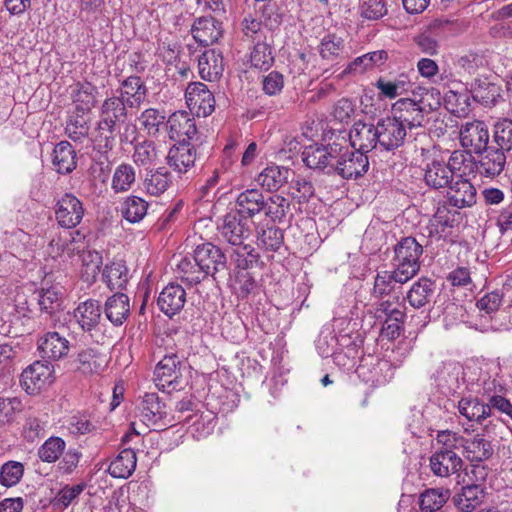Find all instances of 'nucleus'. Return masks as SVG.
<instances>
[{"instance_id": "obj_56", "label": "nucleus", "mask_w": 512, "mask_h": 512, "mask_svg": "<svg viewBox=\"0 0 512 512\" xmlns=\"http://www.w3.org/2000/svg\"><path fill=\"white\" fill-rule=\"evenodd\" d=\"M158 150L152 140H144L135 144L133 161L138 166H150L158 160Z\"/></svg>"}, {"instance_id": "obj_17", "label": "nucleus", "mask_w": 512, "mask_h": 512, "mask_svg": "<svg viewBox=\"0 0 512 512\" xmlns=\"http://www.w3.org/2000/svg\"><path fill=\"white\" fill-rule=\"evenodd\" d=\"M463 461L454 450H436L429 459L430 470L434 476L448 478L458 473Z\"/></svg>"}, {"instance_id": "obj_27", "label": "nucleus", "mask_w": 512, "mask_h": 512, "mask_svg": "<svg viewBox=\"0 0 512 512\" xmlns=\"http://www.w3.org/2000/svg\"><path fill=\"white\" fill-rule=\"evenodd\" d=\"M485 496L482 484H467L453 495L452 503L460 512H473L484 502Z\"/></svg>"}, {"instance_id": "obj_64", "label": "nucleus", "mask_w": 512, "mask_h": 512, "mask_svg": "<svg viewBox=\"0 0 512 512\" xmlns=\"http://www.w3.org/2000/svg\"><path fill=\"white\" fill-rule=\"evenodd\" d=\"M78 369L85 374L99 373L102 369V357L92 349H86L78 354Z\"/></svg>"}, {"instance_id": "obj_51", "label": "nucleus", "mask_w": 512, "mask_h": 512, "mask_svg": "<svg viewBox=\"0 0 512 512\" xmlns=\"http://www.w3.org/2000/svg\"><path fill=\"white\" fill-rule=\"evenodd\" d=\"M65 134L74 142H82L89 134L88 121L85 112L76 111L71 114L66 122Z\"/></svg>"}, {"instance_id": "obj_39", "label": "nucleus", "mask_w": 512, "mask_h": 512, "mask_svg": "<svg viewBox=\"0 0 512 512\" xmlns=\"http://www.w3.org/2000/svg\"><path fill=\"white\" fill-rule=\"evenodd\" d=\"M375 87L379 90L381 98L394 99L407 93L412 88V83L408 75L402 73L394 78L380 77Z\"/></svg>"}, {"instance_id": "obj_21", "label": "nucleus", "mask_w": 512, "mask_h": 512, "mask_svg": "<svg viewBox=\"0 0 512 512\" xmlns=\"http://www.w3.org/2000/svg\"><path fill=\"white\" fill-rule=\"evenodd\" d=\"M265 195L259 189H246L241 192L235 201V211L243 218L254 221L257 216H262L265 207Z\"/></svg>"}, {"instance_id": "obj_53", "label": "nucleus", "mask_w": 512, "mask_h": 512, "mask_svg": "<svg viewBox=\"0 0 512 512\" xmlns=\"http://www.w3.org/2000/svg\"><path fill=\"white\" fill-rule=\"evenodd\" d=\"M81 276L85 282H93L100 272L103 263L102 255L96 250H84L81 254Z\"/></svg>"}, {"instance_id": "obj_18", "label": "nucleus", "mask_w": 512, "mask_h": 512, "mask_svg": "<svg viewBox=\"0 0 512 512\" xmlns=\"http://www.w3.org/2000/svg\"><path fill=\"white\" fill-rule=\"evenodd\" d=\"M119 95L112 97L124 102L128 108H139L147 96V87L139 76H129L120 82Z\"/></svg>"}, {"instance_id": "obj_16", "label": "nucleus", "mask_w": 512, "mask_h": 512, "mask_svg": "<svg viewBox=\"0 0 512 512\" xmlns=\"http://www.w3.org/2000/svg\"><path fill=\"white\" fill-rule=\"evenodd\" d=\"M408 281V278L399 274L394 268L393 270L378 271L374 277L372 296L377 299L394 296L398 300L402 285Z\"/></svg>"}, {"instance_id": "obj_7", "label": "nucleus", "mask_w": 512, "mask_h": 512, "mask_svg": "<svg viewBox=\"0 0 512 512\" xmlns=\"http://www.w3.org/2000/svg\"><path fill=\"white\" fill-rule=\"evenodd\" d=\"M254 221L243 218L237 211H230L224 215L219 227L221 236L231 245H241L249 237Z\"/></svg>"}, {"instance_id": "obj_32", "label": "nucleus", "mask_w": 512, "mask_h": 512, "mask_svg": "<svg viewBox=\"0 0 512 512\" xmlns=\"http://www.w3.org/2000/svg\"><path fill=\"white\" fill-rule=\"evenodd\" d=\"M104 313L112 325H123L130 316L129 297L122 292L108 297L104 304Z\"/></svg>"}, {"instance_id": "obj_2", "label": "nucleus", "mask_w": 512, "mask_h": 512, "mask_svg": "<svg viewBox=\"0 0 512 512\" xmlns=\"http://www.w3.org/2000/svg\"><path fill=\"white\" fill-rule=\"evenodd\" d=\"M337 155L331 171L341 178L350 180L362 177L369 169V160L364 152L351 148L346 141L338 143Z\"/></svg>"}, {"instance_id": "obj_31", "label": "nucleus", "mask_w": 512, "mask_h": 512, "mask_svg": "<svg viewBox=\"0 0 512 512\" xmlns=\"http://www.w3.org/2000/svg\"><path fill=\"white\" fill-rule=\"evenodd\" d=\"M455 177L443 161L433 160L425 168L424 181L434 190L448 189Z\"/></svg>"}, {"instance_id": "obj_6", "label": "nucleus", "mask_w": 512, "mask_h": 512, "mask_svg": "<svg viewBox=\"0 0 512 512\" xmlns=\"http://www.w3.org/2000/svg\"><path fill=\"white\" fill-rule=\"evenodd\" d=\"M379 147L386 151H394L401 147L409 132L393 116L379 119L376 124Z\"/></svg>"}, {"instance_id": "obj_46", "label": "nucleus", "mask_w": 512, "mask_h": 512, "mask_svg": "<svg viewBox=\"0 0 512 512\" xmlns=\"http://www.w3.org/2000/svg\"><path fill=\"white\" fill-rule=\"evenodd\" d=\"M258 245L266 251L276 252L284 243V232L275 225L257 226Z\"/></svg>"}, {"instance_id": "obj_11", "label": "nucleus", "mask_w": 512, "mask_h": 512, "mask_svg": "<svg viewBox=\"0 0 512 512\" xmlns=\"http://www.w3.org/2000/svg\"><path fill=\"white\" fill-rule=\"evenodd\" d=\"M166 130L169 138L176 143L198 140L195 120L184 111L174 112L168 117Z\"/></svg>"}, {"instance_id": "obj_29", "label": "nucleus", "mask_w": 512, "mask_h": 512, "mask_svg": "<svg viewBox=\"0 0 512 512\" xmlns=\"http://www.w3.org/2000/svg\"><path fill=\"white\" fill-rule=\"evenodd\" d=\"M38 350L43 358L59 360L68 355L70 342L58 332H47L39 338Z\"/></svg>"}, {"instance_id": "obj_24", "label": "nucleus", "mask_w": 512, "mask_h": 512, "mask_svg": "<svg viewBox=\"0 0 512 512\" xmlns=\"http://www.w3.org/2000/svg\"><path fill=\"white\" fill-rule=\"evenodd\" d=\"M506 164V156L502 149L488 147L480 153L476 161V171L484 177L493 178L500 175Z\"/></svg>"}, {"instance_id": "obj_54", "label": "nucleus", "mask_w": 512, "mask_h": 512, "mask_svg": "<svg viewBox=\"0 0 512 512\" xmlns=\"http://www.w3.org/2000/svg\"><path fill=\"white\" fill-rule=\"evenodd\" d=\"M136 179L135 169L132 165L122 163L114 171L111 187L116 193L128 191Z\"/></svg>"}, {"instance_id": "obj_48", "label": "nucleus", "mask_w": 512, "mask_h": 512, "mask_svg": "<svg viewBox=\"0 0 512 512\" xmlns=\"http://www.w3.org/2000/svg\"><path fill=\"white\" fill-rule=\"evenodd\" d=\"M148 203L138 196H128L121 203V216L130 223L140 222L147 214Z\"/></svg>"}, {"instance_id": "obj_60", "label": "nucleus", "mask_w": 512, "mask_h": 512, "mask_svg": "<svg viewBox=\"0 0 512 512\" xmlns=\"http://www.w3.org/2000/svg\"><path fill=\"white\" fill-rule=\"evenodd\" d=\"M97 88L89 82L79 84L78 91L75 95L74 102L76 104V111L87 112L95 103V94Z\"/></svg>"}, {"instance_id": "obj_12", "label": "nucleus", "mask_w": 512, "mask_h": 512, "mask_svg": "<svg viewBox=\"0 0 512 512\" xmlns=\"http://www.w3.org/2000/svg\"><path fill=\"white\" fill-rule=\"evenodd\" d=\"M84 216L82 202L73 194H64L57 202L55 218L57 223L66 229L79 225Z\"/></svg>"}, {"instance_id": "obj_23", "label": "nucleus", "mask_w": 512, "mask_h": 512, "mask_svg": "<svg viewBox=\"0 0 512 512\" xmlns=\"http://www.w3.org/2000/svg\"><path fill=\"white\" fill-rule=\"evenodd\" d=\"M186 303V292L179 284L170 283L160 292L157 300L159 309L169 318L178 314Z\"/></svg>"}, {"instance_id": "obj_14", "label": "nucleus", "mask_w": 512, "mask_h": 512, "mask_svg": "<svg viewBox=\"0 0 512 512\" xmlns=\"http://www.w3.org/2000/svg\"><path fill=\"white\" fill-rule=\"evenodd\" d=\"M488 126L479 120L466 122L460 128V142L470 153L480 154L489 142Z\"/></svg>"}, {"instance_id": "obj_43", "label": "nucleus", "mask_w": 512, "mask_h": 512, "mask_svg": "<svg viewBox=\"0 0 512 512\" xmlns=\"http://www.w3.org/2000/svg\"><path fill=\"white\" fill-rule=\"evenodd\" d=\"M167 119L165 112L156 108H147L138 117L141 129L150 137H156L162 128L166 129Z\"/></svg>"}, {"instance_id": "obj_15", "label": "nucleus", "mask_w": 512, "mask_h": 512, "mask_svg": "<svg viewBox=\"0 0 512 512\" xmlns=\"http://www.w3.org/2000/svg\"><path fill=\"white\" fill-rule=\"evenodd\" d=\"M181 361L178 355L172 353L165 355L154 370L155 383L159 389H176L181 378Z\"/></svg>"}, {"instance_id": "obj_40", "label": "nucleus", "mask_w": 512, "mask_h": 512, "mask_svg": "<svg viewBox=\"0 0 512 512\" xmlns=\"http://www.w3.org/2000/svg\"><path fill=\"white\" fill-rule=\"evenodd\" d=\"M172 184V175L166 167L147 171L143 180V189L151 196L162 195Z\"/></svg>"}, {"instance_id": "obj_49", "label": "nucleus", "mask_w": 512, "mask_h": 512, "mask_svg": "<svg viewBox=\"0 0 512 512\" xmlns=\"http://www.w3.org/2000/svg\"><path fill=\"white\" fill-rule=\"evenodd\" d=\"M458 410L461 415L470 421L482 422L490 416V409L487 403L477 398H463L459 401Z\"/></svg>"}, {"instance_id": "obj_38", "label": "nucleus", "mask_w": 512, "mask_h": 512, "mask_svg": "<svg viewBox=\"0 0 512 512\" xmlns=\"http://www.w3.org/2000/svg\"><path fill=\"white\" fill-rule=\"evenodd\" d=\"M290 173L287 167L269 165L258 174L256 180L265 190L276 192L287 183Z\"/></svg>"}, {"instance_id": "obj_13", "label": "nucleus", "mask_w": 512, "mask_h": 512, "mask_svg": "<svg viewBox=\"0 0 512 512\" xmlns=\"http://www.w3.org/2000/svg\"><path fill=\"white\" fill-rule=\"evenodd\" d=\"M431 377L443 393H455L463 381V367L456 361H443L436 367Z\"/></svg>"}, {"instance_id": "obj_55", "label": "nucleus", "mask_w": 512, "mask_h": 512, "mask_svg": "<svg viewBox=\"0 0 512 512\" xmlns=\"http://www.w3.org/2000/svg\"><path fill=\"white\" fill-rule=\"evenodd\" d=\"M250 63L256 69L269 70L274 63V56L270 45L264 41L256 42L250 53Z\"/></svg>"}, {"instance_id": "obj_19", "label": "nucleus", "mask_w": 512, "mask_h": 512, "mask_svg": "<svg viewBox=\"0 0 512 512\" xmlns=\"http://www.w3.org/2000/svg\"><path fill=\"white\" fill-rule=\"evenodd\" d=\"M196 149L192 143H175L169 150L166 160L170 168L178 174L187 173L195 164Z\"/></svg>"}, {"instance_id": "obj_52", "label": "nucleus", "mask_w": 512, "mask_h": 512, "mask_svg": "<svg viewBox=\"0 0 512 512\" xmlns=\"http://www.w3.org/2000/svg\"><path fill=\"white\" fill-rule=\"evenodd\" d=\"M66 449V442L58 436H51L38 448L37 455L44 463H55Z\"/></svg>"}, {"instance_id": "obj_35", "label": "nucleus", "mask_w": 512, "mask_h": 512, "mask_svg": "<svg viewBox=\"0 0 512 512\" xmlns=\"http://www.w3.org/2000/svg\"><path fill=\"white\" fill-rule=\"evenodd\" d=\"M199 74L207 81L217 80L224 71L223 56L216 49H208L198 59Z\"/></svg>"}, {"instance_id": "obj_20", "label": "nucleus", "mask_w": 512, "mask_h": 512, "mask_svg": "<svg viewBox=\"0 0 512 512\" xmlns=\"http://www.w3.org/2000/svg\"><path fill=\"white\" fill-rule=\"evenodd\" d=\"M351 148L366 153L379 145L376 125L357 121L349 133Z\"/></svg>"}, {"instance_id": "obj_10", "label": "nucleus", "mask_w": 512, "mask_h": 512, "mask_svg": "<svg viewBox=\"0 0 512 512\" xmlns=\"http://www.w3.org/2000/svg\"><path fill=\"white\" fill-rule=\"evenodd\" d=\"M339 142L329 143L328 145L313 144L305 147L302 152V160L307 167L314 170L332 173L331 166L335 161L337 155V147Z\"/></svg>"}, {"instance_id": "obj_58", "label": "nucleus", "mask_w": 512, "mask_h": 512, "mask_svg": "<svg viewBox=\"0 0 512 512\" xmlns=\"http://www.w3.org/2000/svg\"><path fill=\"white\" fill-rule=\"evenodd\" d=\"M494 140L498 148L503 151H512V120L504 118L494 125Z\"/></svg>"}, {"instance_id": "obj_36", "label": "nucleus", "mask_w": 512, "mask_h": 512, "mask_svg": "<svg viewBox=\"0 0 512 512\" xmlns=\"http://www.w3.org/2000/svg\"><path fill=\"white\" fill-rule=\"evenodd\" d=\"M52 164L59 174H69L76 169L77 154L68 141H61L54 147Z\"/></svg>"}, {"instance_id": "obj_34", "label": "nucleus", "mask_w": 512, "mask_h": 512, "mask_svg": "<svg viewBox=\"0 0 512 512\" xmlns=\"http://www.w3.org/2000/svg\"><path fill=\"white\" fill-rule=\"evenodd\" d=\"M434 293L435 282L427 277H421L412 284L405 299L411 307L421 309L432 302Z\"/></svg>"}, {"instance_id": "obj_28", "label": "nucleus", "mask_w": 512, "mask_h": 512, "mask_svg": "<svg viewBox=\"0 0 512 512\" xmlns=\"http://www.w3.org/2000/svg\"><path fill=\"white\" fill-rule=\"evenodd\" d=\"M317 50L323 65L326 67L325 70H328L329 67L340 64L345 59L344 40L335 34H328L324 36L320 41Z\"/></svg>"}, {"instance_id": "obj_3", "label": "nucleus", "mask_w": 512, "mask_h": 512, "mask_svg": "<svg viewBox=\"0 0 512 512\" xmlns=\"http://www.w3.org/2000/svg\"><path fill=\"white\" fill-rule=\"evenodd\" d=\"M422 254L423 246L414 237H403L394 246L393 268L411 280L420 271Z\"/></svg>"}, {"instance_id": "obj_4", "label": "nucleus", "mask_w": 512, "mask_h": 512, "mask_svg": "<svg viewBox=\"0 0 512 512\" xmlns=\"http://www.w3.org/2000/svg\"><path fill=\"white\" fill-rule=\"evenodd\" d=\"M391 116L411 133L413 129L423 127L426 121V110L410 98H401L392 104Z\"/></svg>"}, {"instance_id": "obj_37", "label": "nucleus", "mask_w": 512, "mask_h": 512, "mask_svg": "<svg viewBox=\"0 0 512 512\" xmlns=\"http://www.w3.org/2000/svg\"><path fill=\"white\" fill-rule=\"evenodd\" d=\"M129 278V269L122 260L106 264L102 271V280L111 291L124 290Z\"/></svg>"}, {"instance_id": "obj_22", "label": "nucleus", "mask_w": 512, "mask_h": 512, "mask_svg": "<svg viewBox=\"0 0 512 512\" xmlns=\"http://www.w3.org/2000/svg\"><path fill=\"white\" fill-rule=\"evenodd\" d=\"M447 205L457 209L471 207L476 203V188L466 178L454 179L448 187Z\"/></svg>"}, {"instance_id": "obj_59", "label": "nucleus", "mask_w": 512, "mask_h": 512, "mask_svg": "<svg viewBox=\"0 0 512 512\" xmlns=\"http://www.w3.org/2000/svg\"><path fill=\"white\" fill-rule=\"evenodd\" d=\"M66 429L71 436L78 438L82 435L92 433L96 429V426L91 421L89 415L78 414L68 419Z\"/></svg>"}, {"instance_id": "obj_47", "label": "nucleus", "mask_w": 512, "mask_h": 512, "mask_svg": "<svg viewBox=\"0 0 512 512\" xmlns=\"http://www.w3.org/2000/svg\"><path fill=\"white\" fill-rule=\"evenodd\" d=\"M450 497L449 489L429 488L419 496L421 512H436L440 510Z\"/></svg>"}, {"instance_id": "obj_8", "label": "nucleus", "mask_w": 512, "mask_h": 512, "mask_svg": "<svg viewBox=\"0 0 512 512\" xmlns=\"http://www.w3.org/2000/svg\"><path fill=\"white\" fill-rule=\"evenodd\" d=\"M186 103L198 117H207L215 110V97L202 82L190 83L185 91Z\"/></svg>"}, {"instance_id": "obj_50", "label": "nucleus", "mask_w": 512, "mask_h": 512, "mask_svg": "<svg viewBox=\"0 0 512 512\" xmlns=\"http://www.w3.org/2000/svg\"><path fill=\"white\" fill-rule=\"evenodd\" d=\"M387 59L388 53L385 50L369 52L354 59L349 64L348 70L354 73H363L368 69L384 65Z\"/></svg>"}, {"instance_id": "obj_63", "label": "nucleus", "mask_w": 512, "mask_h": 512, "mask_svg": "<svg viewBox=\"0 0 512 512\" xmlns=\"http://www.w3.org/2000/svg\"><path fill=\"white\" fill-rule=\"evenodd\" d=\"M262 91L270 97L278 96L285 86V77L279 71L273 70L261 79Z\"/></svg>"}, {"instance_id": "obj_33", "label": "nucleus", "mask_w": 512, "mask_h": 512, "mask_svg": "<svg viewBox=\"0 0 512 512\" xmlns=\"http://www.w3.org/2000/svg\"><path fill=\"white\" fill-rule=\"evenodd\" d=\"M138 417L148 427L156 425L165 415V405L155 393H147L137 406Z\"/></svg>"}, {"instance_id": "obj_42", "label": "nucleus", "mask_w": 512, "mask_h": 512, "mask_svg": "<svg viewBox=\"0 0 512 512\" xmlns=\"http://www.w3.org/2000/svg\"><path fill=\"white\" fill-rule=\"evenodd\" d=\"M136 463L134 450L125 448L112 460L108 471L114 478H128L134 472Z\"/></svg>"}, {"instance_id": "obj_45", "label": "nucleus", "mask_w": 512, "mask_h": 512, "mask_svg": "<svg viewBox=\"0 0 512 512\" xmlns=\"http://www.w3.org/2000/svg\"><path fill=\"white\" fill-rule=\"evenodd\" d=\"M446 165L451 169L455 179L464 178V176L476 171V161L469 151H454Z\"/></svg>"}, {"instance_id": "obj_62", "label": "nucleus", "mask_w": 512, "mask_h": 512, "mask_svg": "<svg viewBox=\"0 0 512 512\" xmlns=\"http://www.w3.org/2000/svg\"><path fill=\"white\" fill-rule=\"evenodd\" d=\"M405 313L395 311L391 316L385 318L382 325L381 335L389 340L398 338L403 330Z\"/></svg>"}, {"instance_id": "obj_1", "label": "nucleus", "mask_w": 512, "mask_h": 512, "mask_svg": "<svg viewBox=\"0 0 512 512\" xmlns=\"http://www.w3.org/2000/svg\"><path fill=\"white\" fill-rule=\"evenodd\" d=\"M127 106L118 98H106L99 111V120L91 133L94 147L100 152L113 149L120 128L128 118Z\"/></svg>"}, {"instance_id": "obj_44", "label": "nucleus", "mask_w": 512, "mask_h": 512, "mask_svg": "<svg viewBox=\"0 0 512 512\" xmlns=\"http://www.w3.org/2000/svg\"><path fill=\"white\" fill-rule=\"evenodd\" d=\"M465 456L471 462H484L494 453L491 442L480 435L466 440L464 444Z\"/></svg>"}, {"instance_id": "obj_9", "label": "nucleus", "mask_w": 512, "mask_h": 512, "mask_svg": "<svg viewBox=\"0 0 512 512\" xmlns=\"http://www.w3.org/2000/svg\"><path fill=\"white\" fill-rule=\"evenodd\" d=\"M53 381V366L48 362L35 361L21 374V385L28 394H36Z\"/></svg>"}, {"instance_id": "obj_26", "label": "nucleus", "mask_w": 512, "mask_h": 512, "mask_svg": "<svg viewBox=\"0 0 512 512\" xmlns=\"http://www.w3.org/2000/svg\"><path fill=\"white\" fill-rule=\"evenodd\" d=\"M74 318L84 332L96 330L102 319V307L98 300L87 299L78 304Z\"/></svg>"}, {"instance_id": "obj_57", "label": "nucleus", "mask_w": 512, "mask_h": 512, "mask_svg": "<svg viewBox=\"0 0 512 512\" xmlns=\"http://www.w3.org/2000/svg\"><path fill=\"white\" fill-rule=\"evenodd\" d=\"M181 279L188 285H197L206 278L199 265L190 258H184L178 264Z\"/></svg>"}, {"instance_id": "obj_5", "label": "nucleus", "mask_w": 512, "mask_h": 512, "mask_svg": "<svg viewBox=\"0 0 512 512\" xmlns=\"http://www.w3.org/2000/svg\"><path fill=\"white\" fill-rule=\"evenodd\" d=\"M193 260L202 269L205 276H212L227 270V259L223 251L216 245L207 242L198 245L194 250Z\"/></svg>"}, {"instance_id": "obj_25", "label": "nucleus", "mask_w": 512, "mask_h": 512, "mask_svg": "<svg viewBox=\"0 0 512 512\" xmlns=\"http://www.w3.org/2000/svg\"><path fill=\"white\" fill-rule=\"evenodd\" d=\"M222 32L221 23L212 16L197 18L191 28L193 38L202 46L216 43Z\"/></svg>"}, {"instance_id": "obj_61", "label": "nucleus", "mask_w": 512, "mask_h": 512, "mask_svg": "<svg viewBox=\"0 0 512 512\" xmlns=\"http://www.w3.org/2000/svg\"><path fill=\"white\" fill-rule=\"evenodd\" d=\"M24 466L17 461H8L0 468V484L5 487L16 485L22 478Z\"/></svg>"}, {"instance_id": "obj_41", "label": "nucleus", "mask_w": 512, "mask_h": 512, "mask_svg": "<svg viewBox=\"0 0 512 512\" xmlns=\"http://www.w3.org/2000/svg\"><path fill=\"white\" fill-rule=\"evenodd\" d=\"M262 216L274 223L284 222L291 210L290 201L280 194L265 195Z\"/></svg>"}, {"instance_id": "obj_30", "label": "nucleus", "mask_w": 512, "mask_h": 512, "mask_svg": "<svg viewBox=\"0 0 512 512\" xmlns=\"http://www.w3.org/2000/svg\"><path fill=\"white\" fill-rule=\"evenodd\" d=\"M447 203L439 204L433 217L430 219L427 230L430 237L445 238L454 226L456 211H451Z\"/></svg>"}]
</instances>
